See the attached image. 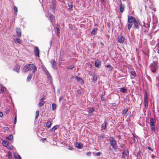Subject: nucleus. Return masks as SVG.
I'll use <instances>...</instances> for the list:
<instances>
[{"mask_svg": "<svg viewBox=\"0 0 159 159\" xmlns=\"http://www.w3.org/2000/svg\"><path fill=\"white\" fill-rule=\"evenodd\" d=\"M128 23L127 27L128 30H129L131 27L132 24L134 25L133 28H134V29L139 28V22L138 20L136 19L131 16H129L128 17Z\"/></svg>", "mask_w": 159, "mask_h": 159, "instance_id": "f257e3e1", "label": "nucleus"}, {"mask_svg": "<svg viewBox=\"0 0 159 159\" xmlns=\"http://www.w3.org/2000/svg\"><path fill=\"white\" fill-rule=\"evenodd\" d=\"M37 70V67L33 64H27L23 67V71L27 72L29 70H32L33 73H34Z\"/></svg>", "mask_w": 159, "mask_h": 159, "instance_id": "f03ea898", "label": "nucleus"}, {"mask_svg": "<svg viewBox=\"0 0 159 159\" xmlns=\"http://www.w3.org/2000/svg\"><path fill=\"white\" fill-rule=\"evenodd\" d=\"M157 61H154L151 65L150 67L151 69V71L153 73L156 71V70L157 66Z\"/></svg>", "mask_w": 159, "mask_h": 159, "instance_id": "7ed1b4c3", "label": "nucleus"}, {"mask_svg": "<svg viewBox=\"0 0 159 159\" xmlns=\"http://www.w3.org/2000/svg\"><path fill=\"white\" fill-rule=\"evenodd\" d=\"M109 139L112 148L114 149H116V145L115 139L112 137H110Z\"/></svg>", "mask_w": 159, "mask_h": 159, "instance_id": "20e7f679", "label": "nucleus"}, {"mask_svg": "<svg viewBox=\"0 0 159 159\" xmlns=\"http://www.w3.org/2000/svg\"><path fill=\"white\" fill-rule=\"evenodd\" d=\"M154 123L155 122L153 119V118H151L150 119V124L151 129L152 130H154L155 129Z\"/></svg>", "mask_w": 159, "mask_h": 159, "instance_id": "39448f33", "label": "nucleus"}, {"mask_svg": "<svg viewBox=\"0 0 159 159\" xmlns=\"http://www.w3.org/2000/svg\"><path fill=\"white\" fill-rule=\"evenodd\" d=\"M118 42L120 43H123L124 42V38L121 35L118 36Z\"/></svg>", "mask_w": 159, "mask_h": 159, "instance_id": "423d86ee", "label": "nucleus"}, {"mask_svg": "<svg viewBox=\"0 0 159 159\" xmlns=\"http://www.w3.org/2000/svg\"><path fill=\"white\" fill-rule=\"evenodd\" d=\"M75 78L78 82L81 84H82L84 83L83 80L81 78L76 76L75 77Z\"/></svg>", "mask_w": 159, "mask_h": 159, "instance_id": "0eeeda50", "label": "nucleus"}, {"mask_svg": "<svg viewBox=\"0 0 159 159\" xmlns=\"http://www.w3.org/2000/svg\"><path fill=\"white\" fill-rule=\"evenodd\" d=\"M34 52L35 55L39 57V48L38 47H34Z\"/></svg>", "mask_w": 159, "mask_h": 159, "instance_id": "6e6552de", "label": "nucleus"}, {"mask_svg": "<svg viewBox=\"0 0 159 159\" xmlns=\"http://www.w3.org/2000/svg\"><path fill=\"white\" fill-rule=\"evenodd\" d=\"M101 61L99 60H96L95 62V66L97 68L101 66Z\"/></svg>", "mask_w": 159, "mask_h": 159, "instance_id": "1a4fd4ad", "label": "nucleus"}, {"mask_svg": "<svg viewBox=\"0 0 159 159\" xmlns=\"http://www.w3.org/2000/svg\"><path fill=\"white\" fill-rule=\"evenodd\" d=\"M144 105L146 108L148 107V97L147 96H145L144 97Z\"/></svg>", "mask_w": 159, "mask_h": 159, "instance_id": "9d476101", "label": "nucleus"}, {"mask_svg": "<svg viewBox=\"0 0 159 159\" xmlns=\"http://www.w3.org/2000/svg\"><path fill=\"white\" fill-rule=\"evenodd\" d=\"M20 68V66L18 65H16L14 67V71H16L17 73H18L19 71Z\"/></svg>", "mask_w": 159, "mask_h": 159, "instance_id": "9b49d317", "label": "nucleus"}, {"mask_svg": "<svg viewBox=\"0 0 159 159\" xmlns=\"http://www.w3.org/2000/svg\"><path fill=\"white\" fill-rule=\"evenodd\" d=\"M128 152L127 150L123 152V156L125 158H127L128 156Z\"/></svg>", "mask_w": 159, "mask_h": 159, "instance_id": "f8f14e48", "label": "nucleus"}, {"mask_svg": "<svg viewBox=\"0 0 159 159\" xmlns=\"http://www.w3.org/2000/svg\"><path fill=\"white\" fill-rule=\"evenodd\" d=\"M16 33H17V36L18 37H20L21 36V32L19 28H17L16 29Z\"/></svg>", "mask_w": 159, "mask_h": 159, "instance_id": "ddd939ff", "label": "nucleus"}, {"mask_svg": "<svg viewBox=\"0 0 159 159\" xmlns=\"http://www.w3.org/2000/svg\"><path fill=\"white\" fill-rule=\"evenodd\" d=\"M51 62L52 63V67L53 68H55L56 66V64L54 60H52L51 61Z\"/></svg>", "mask_w": 159, "mask_h": 159, "instance_id": "4468645a", "label": "nucleus"}, {"mask_svg": "<svg viewBox=\"0 0 159 159\" xmlns=\"http://www.w3.org/2000/svg\"><path fill=\"white\" fill-rule=\"evenodd\" d=\"M2 144L4 146L7 147L9 144V143L6 140H3L2 141Z\"/></svg>", "mask_w": 159, "mask_h": 159, "instance_id": "2eb2a0df", "label": "nucleus"}, {"mask_svg": "<svg viewBox=\"0 0 159 159\" xmlns=\"http://www.w3.org/2000/svg\"><path fill=\"white\" fill-rule=\"evenodd\" d=\"M75 146L79 148H80L82 147L83 145L81 143H77L75 144Z\"/></svg>", "mask_w": 159, "mask_h": 159, "instance_id": "dca6fc26", "label": "nucleus"}, {"mask_svg": "<svg viewBox=\"0 0 159 159\" xmlns=\"http://www.w3.org/2000/svg\"><path fill=\"white\" fill-rule=\"evenodd\" d=\"M15 159H21V157L16 153H15L14 155Z\"/></svg>", "mask_w": 159, "mask_h": 159, "instance_id": "f3484780", "label": "nucleus"}, {"mask_svg": "<svg viewBox=\"0 0 159 159\" xmlns=\"http://www.w3.org/2000/svg\"><path fill=\"white\" fill-rule=\"evenodd\" d=\"M125 8V6L121 4L120 5V11L121 12H123Z\"/></svg>", "mask_w": 159, "mask_h": 159, "instance_id": "a211bd4d", "label": "nucleus"}, {"mask_svg": "<svg viewBox=\"0 0 159 159\" xmlns=\"http://www.w3.org/2000/svg\"><path fill=\"white\" fill-rule=\"evenodd\" d=\"M128 109H125L123 111V112H122V114H123L124 115L126 116L128 114Z\"/></svg>", "mask_w": 159, "mask_h": 159, "instance_id": "6ab92c4d", "label": "nucleus"}, {"mask_svg": "<svg viewBox=\"0 0 159 159\" xmlns=\"http://www.w3.org/2000/svg\"><path fill=\"white\" fill-rule=\"evenodd\" d=\"M32 74H29L27 77V81L28 82H29L31 78L32 77Z\"/></svg>", "mask_w": 159, "mask_h": 159, "instance_id": "aec40b11", "label": "nucleus"}, {"mask_svg": "<svg viewBox=\"0 0 159 159\" xmlns=\"http://www.w3.org/2000/svg\"><path fill=\"white\" fill-rule=\"evenodd\" d=\"M68 5L69 7V9L72 10L73 8V6L71 2H68Z\"/></svg>", "mask_w": 159, "mask_h": 159, "instance_id": "412c9836", "label": "nucleus"}, {"mask_svg": "<svg viewBox=\"0 0 159 159\" xmlns=\"http://www.w3.org/2000/svg\"><path fill=\"white\" fill-rule=\"evenodd\" d=\"M54 17L52 15L50 14L49 15V19L50 21H52L53 20H54Z\"/></svg>", "mask_w": 159, "mask_h": 159, "instance_id": "4be33fe9", "label": "nucleus"}, {"mask_svg": "<svg viewBox=\"0 0 159 159\" xmlns=\"http://www.w3.org/2000/svg\"><path fill=\"white\" fill-rule=\"evenodd\" d=\"M94 111V109L93 108H92L89 110V114L90 116L91 115L92 113Z\"/></svg>", "mask_w": 159, "mask_h": 159, "instance_id": "5701e85b", "label": "nucleus"}, {"mask_svg": "<svg viewBox=\"0 0 159 159\" xmlns=\"http://www.w3.org/2000/svg\"><path fill=\"white\" fill-rule=\"evenodd\" d=\"M52 110L54 111L56 109L57 106L56 104L54 103H53L52 105Z\"/></svg>", "mask_w": 159, "mask_h": 159, "instance_id": "b1692460", "label": "nucleus"}, {"mask_svg": "<svg viewBox=\"0 0 159 159\" xmlns=\"http://www.w3.org/2000/svg\"><path fill=\"white\" fill-rule=\"evenodd\" d=\"M59 126L58 125H56L54 126L51 129L52 131H54L56 129H58L59 128Z\"/></svg>", "mask_w": 159, "mask_h": 159, "instance_id": "393cba45", "label": "nucleus"}, {"mask_svg": "<svg viewBox=\"0 0 159 159\" xmlns=\"http://www.w3.org/2000/svg\"><path fill=\"white\" fill-rule=\"evenodd\" d=\"M107 123L106 122H104L102 125V128L103 129H105L106 127Z\"/></svg>", "mask_w": 159, "mask_h": 159, "instance_id": "a878e982", "label": "nucleus"}, {"mask_svg": "<svg viewBox=\"0 0 159 159\" xmlns=\"http://www.w3.org/2000/svg\"><path fill=\"white\" fill-rule=\"evenodd\" d=\"M97 28H94L91 32V34H95V33L97 31Z\"/></svg>", "mask_w": 159, "mask_h": 159, "instance_id": "bb28decb", "label": "nucleus"}, {"mask_svg": "<svg viewBox=\"0 0 159 159\" xmlns=\"http://www.w3.org/2000/svg\"><path fill=\"white\" fill-rule=\"evenodd\" d=\"M46 126L48 128H50L51 126V123L50 121H48L46 124Z\"/></svg>", "mask_w": 159, "mask_h": 159, "instance_id": "cd10ccee", "label": "nucleus"}, {"mask_svg": "<svg viewBox=\"0 0 159 159\" xmlns=\"http://www.w3.org/2000/svg\"><path fill=\"white\" fill-rule=\"evenodd\" d=\"M44 104V101H40V102L39 104V106L41 107L43 106Z\"/></svg>", "mask_w": 159, "mask_h": 159, "instance_id": "c85d7f7f", "label": "nucleus"}, {"mask_svg": "<svg viewBox=\"0 0 159 159\" xmlns=\"http://www.w3.org/2000/svg\"><path fill=\"white\" fill-rule=\"evenodd\" d=\"M8 157L10 159H11L12 157V154L11 152H9L7 153Z\"/></svg>", "mask_w": 159, "mask_h": 159, "instance_id": "c756f323", "label": "nucleus"}, {"mask_svg": "<svg viewBox=\"0 0 159 159\" xmlns=\"http://www.w3.org/2000/svg\"><path fill=\"white\" fill-rule=\"evenodd\" d=\"M13 138V136L12 135H10L8 137H7V139L9 140H12Z\"/></svg>", "mask_w": 159, "mask_h": 159, "instance_id": "7c9ffc66", "label": "nucleus"}, {"mask_svg": "<svg viewBox=\"0 0 159 159\" xmlns=\"http://www.w3.org/2000/svg\"><path fill=\"white\" fill-rule=\"evenodd\" d=\"M46 74L48 79L49 80H51L52 79L51 77V76L50 75V74H49V72L48 73H47V74Z\"/></svg>", "mask_w": 159, "mask_h": 159, "instance_id": "2f4dec72", "label": "nucleus"}, {"mask_svg": "<svg viewBox=\"0 0 159 159\" xmlns=\"http://www.w3.org/2000/svg\"><path fill=\"white\" fill-rule=\"evenodd\" d=\"M6 89L5 87H4L3 86H2L1 88V91L2 92H4L5 90H6Z\"/></svg>", "mask_w": 159, "mask_h": 159, "instance_id": "473e14b6", "label": "nucleus"}, {"mask_svg": "<svg viewBox=\"0 0 159 159\" xmlns=\"http://www.w3.org/2000/svg\"><path fill=\"white\" fill-rule=\"evenodd\" d=\"M126 90L125 89L123 88H121L120 89V91L121 92H123V93L126 92Z\"/></svg>", "mask_w": 159, "mask_h": 159, "instance_id": "72a5a7b5", "label": "nucleus"}, {"mask_svg": "<svg viewBox=\"0 0 159 159\" xmlns=\"http://www.w3.org/2000/svg\"><path fill=\"white\" fill-rule=\"evenodd\" d=\"M14 11L16 15L18 11H17V8L16 6L14 7Z\"/></svg>", "mask_w": 159, "mask_h": 159, "instance_id": "f704fd0d", "label": "nucleus"}, {"mask_svg": "<svg viewBox=\"0 0 159 159\" xmlns=\"http://www.w3.org/2000/svg\"><path fill=\"white\" fill-rule=\"evenodd\" d=\"M97 77L96 75H95L93 76V81H96L97 80Z\"/></svg>", "mask_w": 159, "mask_h": 159, "instance_id": "c9c22d12", "label": "nucleus"}, {"mask_svg": "<svg viewBox=\"0 0 159 159\" xmlns=\"http://www.w3.org/2000/svg\"><path fill=\"white\" fill-rule=\"evenodd\" d=\"M74 65H71L70 66L68 67L67 68V70H69L72 69L74 67Z\"/></svg>", "mask_w": 159, "mask_h": 159, "instance_id": "e433bc0d", "label": "nucleus"}, {"mask_svg": "<svg viewBox=\"0 0 159 159\" xmlns=\"http://www.w3.org/2000/svg\"><path fill=\"white\" fill-rule=\"evenodd\" d=\"M131 74L133 75V76L134 77L135 76V72L134 71H132L131 72Z\"/></svg>", "mask_w": 159, "mask_h": 159, "instance_id": "4c0bfd02", "label": "nucleus"}, {"mask_svg": "<svg viewBox=\"0 0 159 159\" xmlns=\"http://www.w3.org/2000/svg\"><path fill=\"white\" fill-rule=\"evenodd\" d=\"M35 114H36V117H35V118H38L39 115V111H36V112H35Z\"/></svg>", "mask_w": 159, "mask_h": 159, "instance_id": "58836bf2", "label": "nucleus"}, {"mask_svg": "<svg viewBox=\"0 0 159 159\" xmlns=\"http://www.w3.org/2000/svg\"><path fill=\"white\" fill-rule=\"evenodd\" d=\"M107 68H109V69L110 70H111L112 69V67L109 65H108L106 66Z\"/></svg>", "mask_w": 159, "mask_h": 159, "instance_id": "ea45409f", "label": "nucleus"}, {"mask_svg": "<svg viewBox=\"0 0 159 159\" xmlns=\"http://www.w3.org/2000/svg\"><path fill=\"white\" fill-rule=\"evenodd\" d=\"M13 148V147L12 146H10L8 147L7 148L9 150H11Z\"/></svg>", "mask_w": 159, "mask_h": 159, "instance_id": "a19ab883", "label": "nucleus"}, {"mask_svg": "<svg viewBox=\"0 0 159 159\" xmlns=\"http://www.w3.org/2000/svg\"><path fill=\"white\" fill-rule=\"evenodd\" d=\"M57 31L58 34H59L60 33V29L59 28H57Z\"/></svg>", "mask_w": 159, "mask_h": 159, "instance_id": "79ce46f5", "label": "nucleus"}, {"mask_svg": "<svg viewBox=\"0 0 159 159\" xmlns=\"http://www.w3.org/2000/svg\"><path fill=\"white\" fill-rule=\"evenodd\" d=\"M16 41L17 42L19 43H21V41L20 40L18 39H16Z\"/></svg>", "mask_w": 159, "mask_h": 159, "instance_id": "37998d69", "label": "nucleus"}, {"mask_svg": "<svg viewBox=\"0 0 159 159\" xmlns=\"http://www.w3.org/2000/svg\"><path fill=\"white\" fill-rule=\"evenodd\" d=\"M43 70L44 71L46 74L48 73V72L46 68H43Z\"/></svg>", "mask_w": 159, "mask_h": 159, "instance_id": "c03bdc74", "label": "nucleus"}, {"mask_svg": "<svg viewBox=\"0 0 159 159\" xmlns=\"http://www.w3.org/2000/svg\"><path fill=\"white\" fill-rule=\"evenodd\" d=\"M77 93L79 94H81V91L80 90H78L77 91Z\"/></svg>", "mask_w": 159, "mask_h": 159, "instance_id": "a18cd8bd", "label": "nucleus"}, {"mask_svg": "<svg viewBox=\"0 0 159 159\" xmlns=\"http://www.w3.org/2000/svg\"><path fill=\"white\" fill-rule=\"evenodd\" d=\"M148 148L149 150H150L152 152L153 151V150H154V149H152L150 147H148Z\"/></svg>", "mask_w": 159, "mask_h": 159, "instance_id": "49530a36", "label": "nucleus"}, {"mask_svg": "<svg viewBox=\"0 0 159 159\" xmlns=\"http://www.w3.org/2000/svg\"><path fill=\"white\" fill-rule=\"evenodd\" d=\"M45 97H43L40 100V101H43V100H45Z\"/></svg>", "mask_w": 159, "mask_h": 159, "instance_id": "de8ad7c7", "label": "nucleus"}, {"mask_svg": "<svg viewBox=\"0 0 159 159\" xmlns=\"http://www.w3.org/2000/svg\"><path fill=\"white\" fill-rule=\"evenodd\" d=\"M63 98L62 96H60L59 98V101H61V100L63 99Z\"/></svg>", "mask_w": 159, "mask_h": 159, "instance_id": "09e8293b", "label": "nucleus"}, {"mask_svg": "<svg viewBox=\"0 0 159 159\" xmlns=\"http://www.w3.org/2000/svg\"><path fill=\"white\" fill-rule=\"evenodd\" d=\"M16 116H15V118L14 123L16 124Z\"/></svg>", "mask_w": 159, "mask_h": 159, "instance_id": "8fccbe9b", "label": "nucleus"}, {"mask_svg": "<svg viewBox=\"0 0 159 159\" xmlns=\"http://www.w3.org/2000/svg\"><path fill=\"white\" fill-rule=\"evenodd\" d=\"M101 100H102V101H103L105 99V98H104L103 97V96H101Z\"/></svg>", "mask_w": 159, "mask_h": 159, "instance_id": "3c124183", "label": "nucleus"}, {"mask_svg": "<svg viewBox=\"0 0 159 159\" xmlns=\"http://www.w3.org/2000/svg\"><path fill=\"white\" fill-rule=\"evenodd\" d=\"M3 116V113L2 112H0V117L2 116Z\"/></svg>", "mask_w": 159, "mask_h": 159, "instance_id": "603ef678", "label": "nucleus"}, {"mask_svg": "<svg viewBox=\"0 0 159 159\" xmlns=\"http://www.w3.org/2000/svg\"><path fill=\"white\" fill-rule=\"evenodd\" d=\"M100 153L99 152H98L96 153V155L98 156H99L100 155Z\"/></svg>", "mask_w": 159, "mask_h": 159, "instance_id": "864d4df0", "label": "nucleus"}, {"mask_svg": "<svg viewBox=\"0 0 159 159\" xmlns=\"http://www.w3.org/2000/svg\"><path fill=\"white\" fill-rule=\"evenodd\" d=\"M158 81H159V82L157 84V86L159 87V77H158Z\"/></svg>", "mask_w": 159, "mask_h": 159, "instance_id": "5fc2aeb1", "label": "nucleus"}, {"mask_svg": "<svg viewBox=\"0 0 159 159\" xmlns=\"http://www.w3.org/2000/svg\"><path fill=\"white\" fill-rule=\"evenodd\" d=\"M104 2V0H101V2L102 3H103Z\"/></svg>", "mask_w": 159, "mask_h": 159, "instance_id": "6e6d98bb", "label": "nucleus"}, {"mask_svg": "<svg viewBox=\"0 0 159 159\" xmlns=\"http://www.w3.org/2000/svg\"><path fill=\"white\" fill-rule=\"evenodd\" d=\"M72 149V148L71 147H70L69 148V149H70V150H71Z\"/></svg>", "mask_w": 159, "mask_h": 159, "instance_id": "4d7b16f0", "label": "nucleus"}, {"mask_svg": "<svg viewBox=\"0 0 159 159\" xmlns=\"http://www.w3.org/2000/svg\"><path fill=\"white\" fill-rule=\"evenodd\" d=\"M157 53L159 54V49L157 51Z\"/></svg>", "mask_w": 159, "mask_h": 159, "instance_id": "13d9d810", "label": "nucleus"}, {"mask_svg": "<svg viewBox=\"0 0 159 159\" xmlns=\"http://www.w3.org/2000/svg\"><path fill=\"white\" fill-rule=\"evenodd\" d=\"M1 28V27H0V29Z\"/></svg>", "mask_w": 159, "mask_h": 159, "instance_id": "bf43d9fd", "label": "nucleus"}]
</instances>
